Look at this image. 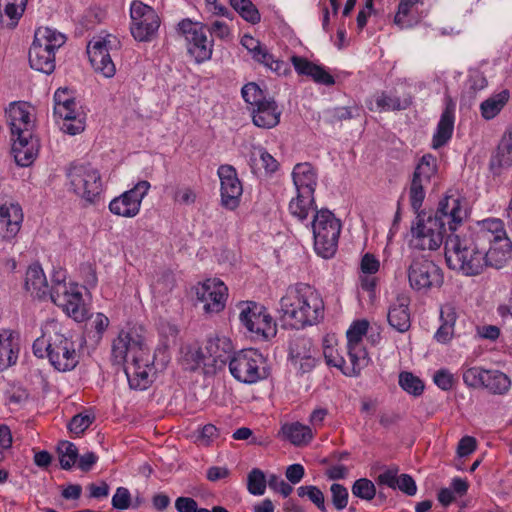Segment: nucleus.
I'll return each mask as SVG.
<instances>
[{
  "label": "nucleus",
  "instance_id": "nucleus-41",
  "mask_svg": "<svg viewBox=\"0 0 512 512\" xmlns=\"http://www.w3.org/2000/svg\"><path fill=\"white\" fill-rule=\"evenodd\" d=\"M252 58L258 63L268 67L278 75L286 74L289 71L288 64L282 60L274 59V56L264 46L258 49L252 55Z\"/></svg>",
  "mask_w": 512,
  "mask_h": 512
},
{
  "label": "nucleus",
  "instance_id": "nucleus-57",
  "mask_svg": "<svg viewBox=\"0 0 512 512\" xmlns=\"http://www.w3.org/2000/svg\"><path fill=\"white\" fill-rule=\"evenodd\" d=\"M251 333L263 339H268L276 335V323L273 321L272 317L266 313V315L260 319V322H256V327Z\"/></svg>",
  "mask_w": 512,
  "mask_h": 512
},
{
  "label": "nucleus",
  "instance_id": "nucleus-53",
  "mask_svg": "<svg viewBox=\"0 0 512 512\" xmlns=\"http://www.w3.org/2000/svg\"><path fill=\"white\" fill-rule=\"evenodd\" d=\"M51 282L52 286L49 287L48 293L50 299L54 298L55 295L66 293L70 289V285L68 286L66 283V271L64 269L54 270Z\"/></svg>",
  "mask_w": 512,
  "mask_h": 512
},
{
  "label": "nucleus",
  "instance_id": "nucleus-47",
  "mask_svg": "<svg viewBox=\"0 0 512 512\" xmlns=\"http://www.w3.org/2000/svg\"><path fill=\"white\" fill-rule=\"evenodd\" d=\"M400 387L415 397L420 396L424 391L423 381L411 372L403 371L399 374Z\"/></svg>",
  "mask_w": 512,
  "mask_h": 512
},
{
  "label": "nucleus",
  "instance_id": "nucleus-42",
  "mask_svg": "<svg viewBox=\"0 0 512 512\" xmlns=\"http://www.w3.org/2000/svg\"><path fill=\"white\" fill-rule=\"evenodd\" d=\"M57 453L60 467L64 470H70L79 457L78 448L70 441L63 440L58 443Z\"/></svg>",
  "mask_w": 512,
  "mask_h": 512
},
{
  "label": "nucleus",
  "instance_id": "nucleus-5",
  "mask_svg": "<svg viewBox=\"0 0 512 512\" xmlns=\"http://www.w3.org/2000/svg\"><path fill=\"white\" fill-rule=\"evenodd\" d=\"M66 177L70 190L87 203H94L102 191L100 172L88 162L70 163Z\"/></svg>",
  "mask_w": 512,
  "mask_h": 512
},
{
  "label": "nucleus",
  "instance_id": "nucleus-59",
  "mask_svg": "<svg viewBox=\"0 0 512 512\" xmlns=\"http://www.w3.org/2000/svg\"><path fill=\"white\" fill-rule=\"evenodd\" d=\"M486 369L480 367H471L463 372L464 383L472 388H481Z\"/></svg>",
  "mask_w": 512,
  "mask_h": 512
},
{
  "label": "nucleus",
  "instance_id": "nucleus-24",
  "mask_svg": "<svg viewBox=\"0 0 512 512\" xmlns=\"http://www.w3.org/2000/svg\"><path fill=\"white\" fill-rule=\"evenodd\" d=\"M291 62L299 75L310 77L315 83L332 86L335 84L334 77L329 74L323 66L317 65L307 58L294 55Z\"/></svg>",
  "mask_w": 512,
  "mask_h": 512
},
{
  "label": "nucleus",
  "instance_id": "nucleus-17",
  "mask_svg": "<svg viewBox=\"0 0 512 512\" xmlns=\"http://www.w3.org/2000/svg\"><path fill=\"white\" fill-rule=\"evenodd\" d=\"M227 287L218 279H207L196 287L197 299L204 303L208 313L220 312L225 307Z\"/></svg>",
  "mask_w": 512,
  "mask_h": 512
},
{
  "label": "nucleus",
  "instance_id": "nucleus-46",
  "mask_svg": "<svg viewBox=\"0 0 512 512\" xmlns=\"http://www.w3.org/2000/svg\"><path fill=\"white\" fill-rule=\"evenodd\" d=\"M314 205L315 201L310 202V196L307 194L300 196V192H297L296 198H293L289 203V211L300 221H304L309 215V210L311 208L315 210Z\"/></svg>",
  "mask_w": 512,
  "mask_h": 512
},
{
  "label": "nucleus",
  "instance_id": "nucleus-25",
  "mask_svg": "<svg viewBox=\"0 0 512 512\" xmlns=\"http://www.w3.org/2000/svg\"><path fill=\"white\" fill-rule=\"evenodd\" d=\"M485 268L491 267L494 269L503 268L507 262L512 258V242L508 237H502L493 241L485 249Z\"/></svg>",
  "mask_w": 512,
  "mask_h": 512
},
{
  "label": "nucleus",
  "instance_id": "nucleus-62",
  "mask_svg": "<svg viewBox=\"0 0 512 512\" xmlns=\"http://www.w3.org/2000/svg\"><path fill=\"white\" fill-rule=\"evenodd\" d=\"M268 485L272 490L279 492L283 497H288L293 491V487L290 484L286 483L275 474L269 476Z\"/></svg>",
  "mask_w": 512,
  "mask_h": 512
},
{
  "label": "nucleus",
  "instance_id": "nucleus-23",
  "mask_svg": "<svg viewBox=\"0 0 512 512\" xmlns=\"http://www.w3.org/2000/svg\"><path fill=\"white\" fill-rule=\"evenodd\" d=\"M253 124L259 128L271 129L280 122L281 110L274 98L250 108Z\"/></svg>",
  "mask_w": 512,
  "mask_h": 512
},
{
  "label": "nucleus",
  "instance_id": "nucleus-55",
  "mask_svg": "<svg viewBox=\"0 0 512 512\" xmlns=\"http://www.w3.org/2000/svg\"><path fill=\"white\" fill-rule=\"evenodd\" d=\"M94 419L95 417L93 415L77 414L71 418L67 425V428L71 433L75 435H80L89 428V426L93 423Z\"/></svg>",
  "mask_w": 512,
  "mask_h": 512
},
{
  "label": "nucleus",
  "instance_id": "nucleus-44",
  "mask_svg": "<svg viewBox=\"0 0 512 512\" xmlns=\"http://www.w3.org/2000/svg\"><path fill=\"white\" fill-rule=\"evenodd\" d=\"M206 354L201 347L188 346L183 351L182 365L186 370L195 371L201 364L207 365Z\"/></svg>",
  "mask_w": 512,
  "mask_h": 512
},
{
  "label": "nucleus",
  "instance_id": "nucleus-54",
  "mask_svg": "<svg viewBox=\"0 0 512 512\" xmlns=\"http://www.w3.org/2000/svg\"><path fill=\"white\" fill-rule=\"evenodd\" d=\"M331 501L336 510H343L348 504L349 493L347 488L338 483H333L330 487Z\"/></svg>",
  "mask_w": 512,
  "mask_h": 512
},
{
  "label": "nucleus",
  "instance_id": "nucleus-40",
  "mask_svg": "<svg viewBox=\"0 0 512 512\" xmlns=\"http://www.w3.org/2000/svg\"><path fill=\"white\" fill-rule=\"evenodd\" d=\"M432 180L427 178L418 177L412 174L410 187H409V198L412 209L418 212L422 207L423 201L426 196V189L430 185Z\"/></svg>",
  "mask_w": 512,
  "mask_h": 512
},
{
  "label": "nucleus",
  "instance_id": "nucleus-10",
  "mask_svg": "<svg viewBox=\"0 0 512 512\" xmlns=\"http://www.w3.org/2000/svg\"><path fill=\"white\" fill-rule=\"evenodd\" d=\"M179 31L185 36L188 53L196 63L207 61L212 56L213 41L208 40L206 26L184 19L179 24Z\"/></svg>",
  "mask_w": 512,
  "mask_h": 512
},
{
  "label": "nucleus",
  "instance_id": "nucleus-30",
  "mask_svg": "<svg viewBox=\"0 0 512 512\" xmlns=\"http://www.w3.org/2000/svg\"><path fill=\"white\" fill-rule=\"evenodd\" d=\"M387 319L391 327L400 333L409 330L411 326L409 299L407 297H398L396 302L391 304Z\"/></svg>",
  "mask_w": 512,
  "mask_h": 512
},
{
  "label": "nucleus",
  "instance_id": "nucleus-37",
  "mask_svg": "<svg viewBox=\"0 0 512 512\" xmlns=\"http://www.w3.org/2000/svg\"><path fill=\"white\" fill-rule=\"evenodd\" d=\"M281 432L285 439L296 446L308 444L313 437L311 429L299 422L283 425Z\"/></svg>",
  "mask_w": 512,
  "mask_h": 512
},
{
  "label": "nucleus",
  "instance_id": "nucleus-32",
  "mask_svg": "<svg viewBox=\"0 0 512 512\" xmlns=\"http://www.w3.org/2000/svg\"><path fill=\"white\" fill-rule=\"evenodd\" d=\"M25 288L31 295L39 299L48 295L49 285L39 264H32L28 267L25 276Z\"/></svg>",
  "mask_w": 512,
  "mask_h": 512
},
{
  "label": "nucleus",
  "instance_id": "nucleus-3",
  "mask_svg": "<svg viewBox=\"0 0 512 512\" xmlns=\"http://www.w3.org/2000/svg\"><path fill=\"white\" fill-rule=\"evenodd\" d=\"M66 42V37L49 27H40L35 31L33 43L29 49V64L36 71L51 74L56 67L55 51Z\"/></svg>",
  "mask_w": 512,
  "mask_h": 512
},
{
  "label": "nucleus",
  "instance_id": "nucleus-48",
  "mask_svg": "<svg viewBox=\"0 0 512 512\" xmlns=\"http://www.w3.org/2000/svg\"><path fill=\"white\" fill-rule=\"evenodd\" d=\"M244 101L249 105L250 108L263 103L270 97H267L266 93L254 82L247 83L241 90Z\"/></svg>",
  "mask_w": 512,
  "mask_h": 512
},
{
  "label": "nucleus",
  "instance_id": "nucleus-38",
  "mask_svg": "<svg viewBox=\"0 0 512 512\" xmlns=\"http://www.w3.org/2000/svg\"><path fill=\"white\" fill-rule=\"evenodd\" d=\"M265 315V308L255 302H246L241 304L239 319L249 332L253 331L256 327V322H260V319Z\"/></svg>",
  "mask_w": 512,
  "mask_h": 512
},
{
  "label": "nucleus",
  "instance_id": "nucleus-28",
  "mask_svg": "<svg viewBox=\"0 0 512 512\" xmlns=\"http://www.w3.org/2000/svg\"><path fill=\"white\" fill-rule=\"evenodd\" d=\"M205 351L207 358H211L212 365L221 368L232 358L233 345L226 337H209L206 341Z\"/></svg>",
  "mask_w": 512,
  "mask_h": 512
},
{
  "label": "nucleus",
  "instance_id": "nucleus-18",
  "mask_svg": "<svg viewBox=\"0 0 512 512\" xmlns=\"http://www.w3.org/2000/svg\"><path fill=\"white\" fill-rule=\"evenodd\" d=\"M31 106L26 102H13L6 109L7 122L12 136H32Z\"/></svg>",
  "mask_w": 512,
  "mask_h": 512
},
{
  "label": "nucleus",
  "instance_id": "nucleus-13",
  "mask_svg": "<svg viewBox=\"0 0 512 512\" xmlns=\"http://www.w3.org/2000/svg\"><path fill=\"white\" fill-rule=\"evenodd\" d=\"M150 188L148 181L138 182L132 189L114 198L109 204V210L118 216L134 217L139 213L142 199Z\"/></svg>",
  "mask_w": 512,
  "mask_h": 512
},
{
  "label": "nucleus",
  "instance_id": "nucleus-11",
  "mask_svg": "<svg viewBox=\"0 0 512 512\" xmlns=\"http://www.w3.org/2000/svg\"><path fill=\"white\" fill-rule=\"evenodd\" d=\"M131 34L137 41H149L160 26L155 10L141 1H133L130 7Z\"/></svg>",
  "mask_w": 512,
  "mask_h": 512
},
{
  "label": "nucleus",
  "instance_id": "nucleus-20",
  "mask_svg": "<svg viewBox=\"0 0 512 512\" xmlns=\"http://www.w3.org/2000/svg\"><path fill=\"white\" fill-rule=\"evenodd\" d=\"M301 312L304 316V327L317 324L324 317L323 299L307 284H301Z\"/></svg>",
  "mask_w": 512,
  "mask_h": 512
},
{
  "label": "nucleus",
  "instance_id": "nucleus-29",
  "mask_svg": "<svg viewBox=\"0 0 512 512\" xmlns=\"http://www.w3.org/2000/svg\"><path fill=\"white\" fill-rule=\"evenodd\" d=\"M152 356L149 354V360L129 362L124 366V371L127 376L129 385L132 389L143 390L146 389L152 382L150 378V371L152 370Z\"/></svg>",
  "mask_w": 512,
  "mask_h": 512
},
{
  "label": "nucleus",
  "instance_id": "nucleus-39",
  "mask_svg": "<svg viewBox=\"0 0 512 512\" xmlns=\"http://www.w3.org/2000/svg\"><path fill=\"white\" fill-rule=\"evenodd\" d=\"M509 96V91L503 90L483 101L480 105L482 117L486 120L496 117L508 102Z\"/></svg>",
  "mask_w": 512,
  "mask_h": 512
},
{
  "label": "nucleus",
  "instance_id": "nucleus-49",
  "mask_svg": "<svg viewBox=\"0 0 512 512\" xmlns=\"http://www.w3.org/2000/svg\"><path fill=\"white\" fill-rule=\"evenodd\" d=\"M352 494L365 501H371L376 496L375 484L368 478L357 479L351 488Z\"/></svg>",
  "mask_w": 512,
  "mask_h": 512
},
{
  "label": "nucleus",
  "instance_id": "nucleus-22",
  "mask_svg": "<svg viewBox=\"0 0 512 512\" xmlns=\"http://www.w3.org/2000/svg\"><path fill=\"white\" fill-rule=\"evenodd\" d=\"M512 166V126L504 132L495 153L491 156L489 167L494 176Z\"/></svg>",
  "mask_w": 512,
  "mask_h": 512
},
{
  "label": "nucleus",
  "instance_id": "nucleus-14",
  "mask_svg": "<svg viewBox=\"0 0 512 512\" xmlns=\"http://www.w3.org/2000/svg\"><path fill=\"white\" fill-rule=\"evenodd\" d=\"M217 174L221 184V205L233 211L238 208L243 193L236 169L232 165L224 164L218 168Z\"/></svg>",
  "mask_w": 512,
  "mask_h": 512
},
{
  "label": "nucleus",
  "instance_id": "nucleus-1",
  "mask_svg": "<svg viewBox=\"0 0 512 512\" xmlns=\"http://www.w3.org/2000/svg\"><path fill=\"white\" fill-rule=\"evenodd\" d=\"M416 213V223L411 227V245L419 250H437L444 244L447 234H452L467 218L461 200L453 196L440 200L434 215L425 218V213Z\"/></svg>",
  "mask_w": 512,
  "mask_h": 512
},
{
  "label": "nucleus",
  "instance_id": "nucleus-2",
  "mask_svg": "<svg viewBox=\"0 0 512 512\" xmlns=\"http://www.w3.org/2000/svg\"><path fill=\"white\" fill-rule=\"evenodd\" d=\"M486 239L483 235L475 237L463 222L447 234L444 242L445 260L447 266L465 276H478L485 269Z\"/></svg>",
  "mask_w": 512,
  "mask_h": 512
},
{
  "label": "nucleus",
  "instance_id": "nucleus-35",
  "mask_svg": "<svg viewBox=\"0 0 512 512\" xmlns=\"http://www.w3.org/2000/svg\"><path fill=\"white\" fill-rule=\"evenodd\" d=\"M511 387L510 378L499 370H486L481 388L487 389L491 394L504 395Z\"/></svg>",
  "mask_w": 512,
  "mask_h": 512
},
{
  "label": "nucleus",
  "instance_id": "nucleus-63",
  "mask_svg": "<svg viewBox=\"0 0 512 512\" xmlns=\"http://www.w3.org/2000/svg\"><path fill=\"white\" fill-rule=\"evenodd\" d=\"M441 323L447 324L448 327L454 329L457 320V310L452 303H445L440 310Z\"/></svg>",
  "mask_w": 512,
  "mask_h": 512
},
{
  "label": "nucleus",
  "instance_id": "nucleus-16",
  "mask_svg": "<svg viewBox=\"0 0 512 512\" xmlns=\"http://www.w3.org/2000/svg\"><path fill=\"white\" fill-rule=\"evenodd\" d=\"M280 320L285 327L304 328V316L301 312V284L289 287L281 298Z\"/></svg>",
  "mask_w": 512,
  "mask_h": 512
},
{
  "label": "nucleus",
  "instance_id": "nucleus-34",
  "mask_svg": "<svg viewBox=\"0 0 512 512\" xmlns=\"http://www.w3.org/2000/svg\"><path fill=\"white\" fill-rule=\"evenodd\" d=\"M349 364L345 360L344 375L358 376L361 370L368 364L367 352L363 345H347Z\"/></svg>",
  "mask_w": 512,
  "mask_h": 512
},
{
  "label": "nucleus",
  "instance_id": "nucleus-36",
  "mask_svg": "<svg viewBox=\"0 0 512 512\" xmlns=\"http://www.w3.org/2000/svg\"><path fill=\"white\" fill-rule=\"evenodd\" d=\"M19 353L18 343L12 332L3 337L0 334V371L7 369L17 362Z\"/></svg>",
  "mask_w": 512,
  "mask_h": 512
},
{
  "label": "nucleus",
  "instance_id": "nucleus-33",
  "mask_svg": "<svg viewBox=\"0 0 512 512\" xmlns=\"http://www.w3.org/2000/svg\"><path fill=\"white\" fill-rule=\"evenodd\" d=\"M473 236L483 235L486 239V247L493 241L507 237L504 223L500 219H488L478 224L475 228L470 227Z\"/></svg>",
  "mask_w": 512,
  "mask_h": 512
},
{
  "label": "nucleus",
  "instance_id": "nucleus-64",
  "mask_svg": "<svg viewBox=\"0 0 512 512\" xmlns=\"http://www.w3.org/2000/svg\"><path fill=\"white\" fill-rule=\"evenodd\" d=\"M434 383L443 391H448L453 386V375L447 369L438 370L433 377Z\"/></svg>",
  "mask_w": 512,
  "mask_h": 512
},
{
  "label": "nucleus",
  "instance_id": "nucleus-19",
  "mask_svg": "<svg viewBox=\"0 0 512 512\" xmlns=\"http://www.w3.org/2000/svg\"><path fill=\"white\" fill-rule=\"evenodd\" d=\"M51 300L77 322L88 318V310L77 284H70V289L66 293L55 295Z\"/></svg>",
  "mask_w": 512,
  "mask_h": 512
},
{
  "label": "nucleus",
  "instance_id": "nucleus-60",
  "mask_svg": "<svg viewBox=\"0 0 512 512\" xmlns=\"http://www.w3.org/2000/svg\"><path fill=\"white\" fill-rule=\"evenodd\" d=\"M52 335L53 333H49L48 334V337L46 338L47 336V333L44 332L42 334V336L38 337L33 345H32V350H33V354L38 357V358H44V357H47L48 359H50V343H52Z\"/></svg>",
  "mask_w": 512,
  "mask_h": 512
},
{
  "label": "nucleus",
  "instance_id": "nucleus-21",
  "mask_svg": "<svg viewBox=\"0 0 512 512\" xmlns=\"http://www.w3.org/2000/svg\"><path fill=\"white\" fill-rule=\"evenodd\" d=\"M22 222L23 211L18 203L6 202L0 205V237L13 239L20 231Z\"/></svg>",
  "mask_w": 512,
  "mask_h": 512
},
{
  "label": "nucleus",
  "instance_id": "nucleus-58",
  "mask_svg": "<svg viewBox=\"0 0 512 512\" xmlns=\"http://www.w3.org/2000/svg\"><path fill=\"white\" fill-rule=\"evenodd\" d=\"M352 117V112L348 107H334L324 111V120L330 125L351 119Z\"/></svg>",
  "mask_w": 512,
  "mask_h": 512
},
{
  "label": "nucleus",
  "instance_id": "nucleus-15",
  "mask_svg": "<svg viewBox=\"0 0 512 512\" xmlns=\"http://www.w3.org/2000/svg\"><path fill=\"white\" fill-rule=\"evenodd\" d=\"M110 48L109 37H94L87 45V54L92 67L106 78L113 77L116 72L109 53Z\"/></svg>",
  "mask_w": 512,
  "mask_h": 512
},
{
  "label": "nucleus",
  "instance_id": "nucleus-4",
  "mask_svg": "<svg viewBox=\"0 0 512 512\" xmlns=\"http://www.w3.org/2000/svg\"><path fill=\"white\" fill-rule=\"evenodd\" d=\"M311 226L315 252L325 259L333 257L337 251L342 228L340 220L329 209L318 210L315 206V215Z\"/></svg>",
  "mask_w": 512,
  "mask_h": 512
},
{
  "label": "nucleus",
  "instance_id": "nucleus-45",
  "mask_svg": "<svg viewBox=\"0 0 512 512\" xmlns=\"http://www.w3.org/2000/svg\"><path fill=\"white\" fill-rule=\"evenodd\" d=\"M438 172L437 158L430 154H424L416 164L413 174L418 177L433 180Z\"/></svg>",
  "mask_w": 512,
  "mask_h": 512
},
{
  "label": "nucleus",
  "instance_id": "nucleus-26",
  "mask_svg": "<svg viewBox=\"0 0 512 512\" xmlns=\"http://www.w3.org/2000/svg\"><path fill=\"white\" fill-rule=\"evenodd\" d=\"M292 178L300 196L307 194L310 202H314V192L317 185V175L310 163H298L295 165Z\"/></svg>",
  "mask_w": 512,
  "mask_h": 512
},
{
  "label": "nucleus",
  "instance_id": "nucleus-51",
  "mask_svg": "<svg viewBox=\"0 0 512 512\" xmlns=\"http://www.w3.org/2000/svg\"><path fill=\"white\" fill-rule=\"evenodd\" d=\"M376 104L379 108L385 111L404 110L410 106L411 101L407 99L401 101L399 97H392L383 92L378 96Z\"/></svg>",
  "mask_w": 512,
  "mask_h": 512
},
{
  "label": "nucleus",
  "instance_id": "nucleus-27",
  "mask_svg": "<svg viewBox=\"0 0 512 512\" xmlns=\"http://www.w3.org/2000/svg\"><path fill=\"white\" fill-rule=\"evenodd\" d=\"M455 104L448 100L437 124L436 132L433 135L432 147L439 149L446 145L451 139L454 131Z\"/></svg>",
  "mask_w": 512,
  "mask_h": 512
},
{
  "label": "nucleus",
  "instance_id": "nucleus-52",
  "mask_svg": "<svg viewBox=\"0 0 512 512\" xmlns=\"http://www.w3.org/2000/svg\"><path fill=\"white\" fill-rule=\"evenodd\" d=\"M368 327L369 323L366 320L353 322L346 333L347 345H362V337L367 333Z\"/></svg>",
  "mask_w": 512,
  "mask_h": 512
},
{
  "label": "nucleus",
  "instance_id": "nucleus-61",
  "mask_svg": "<svg viewBox=\"0 0 512 512\" xmlns=\"http://www.w3.org/2000/svg\"><path fill=\"white\" fill-rule=\"evenodd\" d=\"M131 505V495L127 488L119 487L112 497V506L118 510L128 509Z\"/></svg>",
  "mask_w": 512,
  "mask_h": 512
},
{
  "label": "nucleus",
  "instance_id": "nucleus-43",
  "mask_svg": "<svg viewBox=\"0 0 512 512\" xmlns=\"http://www.w3.org/2000/svg\"><path fill=\"white\" fill-rule=\"evenodd\" d=\"M232 8L247 22L257 24L261 15L251 0H230Z\"/></svg>",
  "mask_w": 512,
  "mask_h": 512
},
{
  "label": "nucleus",
  "instance_id": "nucleus-8",
  "mask_svg": "<svg viewBox=\"0 0 512 512\" xmlns=\"http://www.w3.org/2000/svg\"><path fill=\"white\" fill-rule=\"evenodd\" d=\"M263 355L256 349H243L233 354L229 361L231 375L239 382L253 384L265 378Z\"/></svg>",
  "mask_w": 512,
  "mask_h": 512
},
{
  "label": "nucleus",
  "instance_id": "nucleus-7",
  "mask_svg": "<svg viewBox=\"0 0 512 512\" xmlns=\"http://www.w3.org/2000/svg\"><path fill=\"white\" fill-rule=\"evenodd\" d=\"M53 100L54 115L65 121L61 129L69 135H77L84 131L83 112L76 101L74 92L66 87L58 88L54 93Z\"/></svg>",
  "mask_w": 512,
  "mask_h": 512
},
{
  "label": "nucleus",
  "instance_id": "nucleus-50",
  "mask_svg": "<svg viewBox=\"0 0 512 512\" xmlns=\"http://www.w3.org/2000/svg\"><path fill=\"white\" fill-rule=\"evenodd\" d=\"M268 481L262 470L253 468L247 477V489L252 495H263Z\"/></svg>",
  "mask_w": 512,
  "mask_h": 512
},
{
  "label": "nucleus",
  "instance_id": "nucleus-56",
  "mask_svg": "<svg viewBox=\"0 0 512 512\" xmlns=\"http://www.w3.org/2000/svg\"><path fill=\"white\" fill-rule=\"evenodd\" d=\"M251 333L263 339H268L276 335V323L273 321L272 317L266 313V315L260 319V322H256V327Z\"/></svg>",
  "mask_w": 512,
  "mask_h": 512
},
{
  "label": "nucleus",
  "instance_id": "nucleus-6",
  "mask_svg": "<svg viewBox=\"0 0 512 512\" xmlns=\"http://www.w3.org/2000/svg\"><path fill=\"white\" fill-rule=\"evenodd\" d=\"M149 354L144 337L135 328L121 330L112 342L111 357L114 364L125 366L129 362H147Z\"/></svg>",
  "mask_w": 512,
  "mask_h": 512
},
{
  "label": "nucleus",
  "instance_id": "nucleus-9",
  "mask_svg": "<svg viewBox=\"0 0 512 512\" xmlns=\"http://www.w3.org/2000/svg\"><path fill=\"white\" fill-rule=\"evenodd\" d=\"M407 276L410 287L417 292L426 293L443 284L441 268L424 256L412 258L407 268Z\"/></svg>",
  "mask_w": 512,
  "mask_h": 512
},
{
  "label": "nucleus",
  "instance_id": "nucleus-31",
  "mask_svg": "<svg viewBox=\"0 0 512 512\" xmlns=\"http://www.w3.org/2000/svg\"><path fill=\"white\" fill-rule=\"evenodd\" d=\"M12 153L17 165L21 167L31 165L37 155L36 143L32 136L21 135L13 139Z\"/></svg>",
  "mask_w": 512,
  "mask_h": 512
},
{
  "label": "nucleus",
  "instance_id": "nucleus-12",
  "mask_svg": "<svg viewBox=\"0 0 512 512\" xmlns=\"http://www.w3.org/2000/svg\"><path fill=\"white\" fill-rule=\"evenodd\" d=\"M54 329L56 325H52ZM50 364L60 372L73 370L79 363L75 343L64 334L54 330L50 343Z\"/></svg>",
  "mask_w": 512,
  "mask_h": 512
}]
</instances>
